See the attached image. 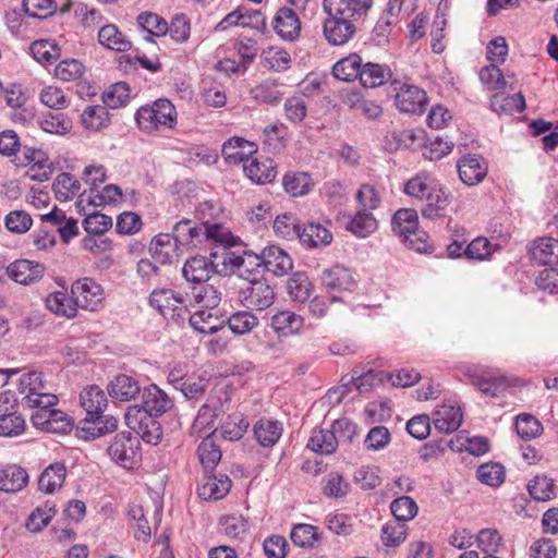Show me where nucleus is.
I'll list each match as a JSON object with an SVG mask.
<instances>
[{
    "label": "nucleus",
    "mask_w": 558,
    "mask_h": 558,
    "mask_svg": "<svg viewBox=\"0 0 558 558\" xmlns=\"http://www.w3.org/2000/svg\"><path fill=\"white\" fill-rule=\"evenodd\" d=\"M372 5L373 0H323V11L327 14L323 22L326 41L331 46L349 43Z\"/></svg>",
    "instance_id": "nucleus-1"
},
{
    "label": "nucleus",
    "mask_w": 558,
    "mask_h": 558,
    "mask_svg": "<svg viewBox=\"0 0 558 558\" xmlns=\"http://www.w3.org/2000/svg\"><path fill=\"white\" fill-rule=\"evenodd\" d=\"M20 404L33 409L34 405L54 407L58 402L56 395L47 391V384L39 372H27L21 375L17 383Z\"/></svg>",
    "instance_id": "nucleus-2"
},
{
    "label": "nucleus",
    "mask_w": 558,
    "mask_h": 558,
    "mask_svg": "<svg viewBox=\"0 0 558 558\" xmlns=\"http://www.w3.org/2000/svg\"><path fill=\"white\" fill-rule=\"evenodd\" d=\"M136 121L141 129L148 132L159 126L172 129L177 124V110L170 100L160 98L150 106L141 107L136 112Z\"/></svg>",
    "instance_id": "nucleus-3"
},
{
    "label": "nucleus",
    "mask_w": 558,
    "mask_h": 558,
    "mask_svg": "<svg viewBox=\"0 0 558 558\" xmlns=\"http://www.w3.org/2000/svg\"><path fill=\"white\" fill-rule=\"evenodd\" d=\"M125 423L133 435L141 437L145 442L157 445L161 438L160 424L154 418L146 408L142 405H131L128 408Z\"/></svg>",
    "instance_id": "nucleus-4"
},
{
    "label": "nucleus",
    "mask_w": 558,
    "mask_h": 558,
    "mask_svg": "<svg viewBox=\"0 0 558 558\" xmlns=\"http://www.w3.org/2000/svg\"><path fill=\"white\" fill-rule=\"evenodd\" d=\"M109 457L125 469H132L141 458L140 437L131 432L117 434L107 449Z\"/></svg>",
    "instance_id": "nucleus-5"
},
{
    "label": "nucleus",
    "mask_w": 558,
    "mask_h": 558,
    "mask_svg": "<svg viewBox=\"0 0 558 558\" xmlns=\"http://www.w3.org/2000/svg\"><path fill=\"white\" fill-rule=\"evenodd\" d=\"M275 289L266 280H250L245 288L239 291L241 304L251 311H264L275 302Z\"/></svg>",
    "instance_id": "nucleus-6"
},
{
    "label": "nucleus",
    "mask_w": 558,
    "mask_h": 558,
    "mask_svg": "<svg viewBox=\"0 0 558 558\" xmlns=\"http://www.w3.org/2000/svg\"><path fill=\"white\" fill-rule=\"evenodd\" d=\"M149 304L165 318L174 322L183 320L187 313L184 299L170 289H155L150 293Z\"/></svg>",
    "instance_id": "nucleus-7"
},
{
    "label": "nucleus",
    "mask_w": 558,
    "mask_h": 558,
    "mask_svg": "<svg viewBox=\"0 0 558 558\" xmlns=\"http://www.w3.org/2000/svg\"><path fill=\"white\" fill-rule=\"evenodd\" d=\"M320 280L326 291L330 294L331 302L342 301L341 294L353 291L356 286L351 271L340 265L324 269Z\"/></svg>",
    "instance_id": "nucleus-8"
},
{
    "label": "nucleus",
    "mask_w": 558,
    "mask_h": 558,
    "mask_svg": "<svg viewBox=\"0 0 558 558\" xmlns=\"http://www.w3.org/2000/svg\"><path fill=\"white\" fill-rule=\"evenodd\" d=\"M71 295L76 304L87 311H97L105 300L102 287L90 278H82L71 286Z\"/></svg>",
    "instance_id": "nucleus-9"
},
{
    "label": "nucleus",
    "mask_w": 558,
    "mask_h": 558,
    "mask_svg": "<svg viewBox=\"0 0 558 558\" xmlns=\"http://www.w3.org/2000/svg\"><path fill=\"white\" fill-rule=\"evenodd\" d=\"M257 267H264L275 276H284L293 268L290 255L281 247L270 245L265 247L259 255H254Z\"/></svg>",
    "instance_id": "nucleus-10"
},
{
    "label": "nucleus",
    "mask_w": 558,
    "mask_h": 558,
    "mask_svg": "<svg viewBox=\"0 0 558 558\" xmlns=\"http://www.w3.org/2000/svg\"><path fill=\"white\" fill-rule=\"evenodd\" d=\"M218 260L210 256L208 259L205 256H194L189 258L182 267V276L184 279L192 283L206 282L211 274H222L225 267H218Z\"/></svg>",
    "instance_id": "nucleus-11"
},
{
    "label": "nucleus",
    "mask_w": 558,
    "mask_h": 558,
    "mask_svg": "<svg viewBox=\"0 0 558 558\" xmlns=\"http://www.w3.org/2000/svg\"><path fill=\"white\" fill-rule=\"evenodd\" d=\"M396 106L402 112L421 114L427 106L426 93L417 86L402 84L396 95Z\"/></svg>",
    "instance_id": "nucleus-12"
},
{
    "label": "nucleus",
    "mask_w": 558,
    "mask_h": 558,
    "mask_svg": "<svg viewBox=\"0 0 558 558\" xmlns=\"http://www.w3.org/2000/svg\"><path fill=\"white\" fill-rule=\"evenodd\" d=\"M464 374L470 378L472 385L476 386L482 393L489 397L500 396L510 386L505 375L494 376L486 371L478 372L471 368Z\"/></svg>",
    "instance_id": "nucleus-13"
},
{
    "label": "nucleus",
    "mask_w": 558,
    "mask_h": 558,
    "mask_svg": "<svg viewBox=\"0 0 558 558\" xmlns=\"http://www.w3.org/2000/svg\"><path fill=\"white\" fill-rule=\"evenodd\" d=\"M253 253L244 252V256L236 255L230 251V246H219L216 251L210 253V256L218 260L219 267H225V271L221 275H228L229 270L238 269L241 271V276L244 277L246 274H251L250 267L253 265L254 259Z\"/></svg>",
    "instance_id": "nucleus-14"
},
{
    "label": "nucleus",
    "mask_w": 558,
    "mask_h": 558,
    "mask_svg": "<svg viewBox=\"0 0 558 558\" xmlns=\"http://www.w3.org/2000/svg\"><path fill=\"white\" fill-rule=\"evenodd\" d=\"M457 169L460 180L470 186L481 183L487 174V163L481 155L463 156Z\"/></svg>",
    "instance_id": "nucleus-15"
},
{
    "label": "nucleus",
    "mask_w": 558,
    "mask_h": 558,
    "mask_svg": "<svg viewBox=\"0 0 558 558\" xmlns=\"http://www.w3.org/2000/svg\"><path fill=\"white\" fill-rule=\"evenodd\" d=\"M45 267L43 264L28 259H19L7 267L8 276L15 282L29 286L43 278Z\"/></svg>",
    "instance_id": "nucleus-16"
},
{
    "label": "nucleus",
    "mask_w": 558,
    "mask_h": 558,
    "mask_svg": "<svg viewBox=\"0 0 558 558\" xmlns=\"http://www.w3.org/2000/svg\"><path fill=\"white\" fill-rule=\"evenodd\" d=\"M274 31L284 40L296 39L301 32V21L294 10L280 8L272 21Z\"/></svg>",
    "instance_id": "nucleus-17"
},
{
    "label": "nucleus",
    "mask_w": 558,
    "mask_h": 558,
    "mask_svg": "<svg viewBox=\"0 0 558 558\" xmlns=\"http://www.w3.org/2000/svg\"><path fill=\"white\" fill-rule=\"evenodd\" d=\"M107 392L113 401L129 402L141 393V386L135 378L121 374L109 381Z\"/></svg>",
    "instance_id": "nucleus-18"
},
{
    "label": "nucleus",
    "mask_w": 558,
    "mask_h": 558,
    "mask_svg": "<svg viewBox=\"0 0 558 558\" xmlns=\"http://www.w3.org/2000/svg\"><path fill=\"white\" fill-rule=\"evenodd\" d=\"M142 403L155 418L173 407V400L157 385L150 384L142 391Z\"/></svg>",
    "instance_id": "nucleus-19"
},
{
    "label": "nucleus",
    "mask_w": 558,
    "mask_h": 558,
    "mask_svg": "<svg viewBox=\"0 0 558 558\" xmlns=\"http://www.w3.org/2000/svg\"><path fill=\"white\" fill-rule=\"evenodd\" d=\"M462 420L463 415L459 407L441 404L434 412L433 423L440 433L450 434L461 426Z\"/></svg>",
    "instance_id": "nucleus-20"
},
{
    "label": "nucleus",
    "mask_w": 558,
    "mask_h": 558,
    "mask_svg": "<svg viewBox=\"0 0 558 558\" xmlns=\"http://www.w3.org/2000/svg\"><path fill=\"white\" fill-rule=\"evenodd\" d=\"M257 151L255 143L234 136L222 145V156L229 163H241Z\"/></svg>",
    "instance_id": "nucleus-21"
},
{
    "label": "nucleus",
    "mask_w": 558,
    "mask_h": 558,
    "mask_svg": "<svg viewBox=\"0 0 558 558\" xmlns=\"http://www.w3.org/2000/svg\"><path fill=\"white\" fill-rule=\"evenodd\" d=\"M304 318L291 311H280L272 315L270 327L279 337H290L300 333Z\"/></svg>",
    "instance_id": "nucleus-22"
},
{
    "label": "nucleus",
    "mask_w": 558,
    "mask_h": 558,
    "mask_svg": "<svg viewBox=\"0 0 558 558\" xmlns=\"http://www.w3.org/2000/svg\"><path fill=\"white\" fill-rule=\"evenodd\" d=\"M434 189L436 191H429L423 199L426 201V205L422 208L423 217L430 220L444 217L450 203V195L445 192L437 181Z\"/></svg>",
    "instance_id": "nucleus-23"
},
{
    "label": "nucleus",
    "mask_w": 558,
    "mask_h": 558,
    "mask_svg": "<svg viewBox=\"0 0 558 558\" xmlns=\"http://www.w3.org/2000/svg\"><path fill=\"white\" fill-rule=\"evenodd\" d=\"M28 474L17 464H8L0 468V490L4 493H17L28 483Z\"/></svg>",
    "instance_id": "nucleus-24"
},
{
    "label": "nucleus",
    "mask_w": 558,
    "mask_h": 558,
    "mask_svg": "<svg viewBox=\"0 0 558 558\" xmlns=\"http://www.w3.org/2000/svg\"><path fill=\"white\" fill-rule=\"evenodd\" d=\"M80 401L81 405L86 411L85 421L90 418V416L102 414L108 405L105 391L96 385L84 388L80 393Z\"/></svg>",
    "instance_id": "nucleus-25"
},
{
    "label": "nucleus",
    "mask_w": 558,
    "mask_h": 558,
    "mask_svg": "<svg viewBox=\"0 0 558 558\" xmlns=\"http://www.w3.org/2000/svg\"><path fill=\"white\" fill-rule=\"evenodd\" d=\"M298 238L306 247H319L330 244L331 232L320 223L310 222L298 230Z\"/></svg>",
    "instance_id": "nucleus-26"
},
{
    "label": "nucleus",
    "mask_w": 558,
    "mask_h": 558,
    "mask_svg": "<svg viewBox=\"0 0 558 558\" xmlns=\"http://www.w3.org/2000/svg\"><path fill=\"white\" fill-rule=\"evenodd\" d=\"M531 257L538 265L554 266L558 264V240L541 238L531 248Z\"/></svg>",
    "instance_id": "nucleus-27"
},
{
    "label": "nucleus",
    "mask_w": 558,
    "mask_h": 558,
    "mask_svg": "<svg viewBox=\"0 0 558 558\" xmlns=\"http://www.w3.org/2000/svg\"><path fill=\"white\" fill-rule=\"evenodd\" d=\"M177 243L169 233L157 234L149 244L153 258L161 264H171L175 255Z\"/></svg>",
    "instance_id": "nucleus-28"
},
{
    "label": "nucleus",
    "mask_w": 558,
    "mask_h": 558,
    "mask_svg": "<svg viewBox=\"0 0 558 558\" xmlns=\"http://www.w3.org/2000/svg\"><path fill=\"white\" fill-rule=\"evenodd\" d=\"M230 487L231 480L227 475H207L198 488V494L205 500H218L229 493Z\"/></svg>",
    "instance_id": "nucleus-29"
},
{
    "label": "nucleus",
    "mask_w": 558,
    "mask_h": 558,
    "mask_svg": "<svg viewBox=\"0 0 558 558\" xmlns=\"http://www.w3.org/2000/svg\"><path fill=\"white\" fill-rule=\"evenodd\" d=\"M244 172L250 180L258 184L272 182L277 175V165L271 159H254L250 165H244Z\"/></svg>",
    "instance_id": "nucleus-30"
},
{
    "label": "nucleus",
    "mask_w": 558,
    "mask_h": 558,
    "mask_svg": "<svg viewBox=\"0 0 558 558\" xmlns=\"http://www.w3.org/2000/svg\"><path fill=\"white\" fill-rule=\"evenodd\" d=\"M282 186L292 197H299L308 194L314 182L307 172L289 171L282 178Z\"/></svg>",
    "instance_id": "nucleus-31"
},
{
    "label": "nucleus",
    "mask_w": 558,
    "mask_h": 558,
    "mask_svg": "<svg viewBox=\"0 0 558 558\" xmlns=\"http://www.w3.org/2000/svg\"><path fill=\"white\" fill-rule=\"evenodd\" d=\"M65 476V465L59 462L52 463L48 465L40 474L38 480V488L46 494H52L62 487Z\"/></svg>",
    "instance_id": "nucleus-32"
},
{
    "label": "nucleus",
    "mask_w": 558,
    "mask_h": 558,
    "mask_svg": "<svg viewBox=\"0 0 558 558\" xmlns=\"http://www.w3.org/2000/svg\"><path fill=\"white\" fill-rule=\"evenodd\" d=\"M171 236L177 245L196 246L203 236V226H197L190 219H182L174 225Z\"/></svg>",
    "instance_id": "nucleus-33"
},
{
    "label": "nucleus",
    "mask_w": 558,
    "mask_h": 558,
    "mask_svg": "<svg viewBox=\"0 0 558 558\" xmlns=\"http://www.w3.org/2000/svg\"><path fill=\"white\" fill-rule=\"evenodd\" d=\"M99 43L116 51L124 52L131 49L132 43L114 24H107L98 32Z\"/></svg>",
    "instance_id": "nucleus-34"
},
{
    "label": "nucleus",
    "mask_w": 558,
    "mask_h": 558,
    "mask_svg": "<svg viewBox=\"0 0 558 558\" xmlns=\"http://www.w3.org/2000/svg\"><path fill=\"white\" fill-rule=\"evenodd\" d=\"M337 447V436L331 428H315L307 442L308 449L320 454H331Z\"/></svg>",
    "instance_id": "nucleus-35"
},
{
    "label": "nucleus",
    "mask_w": 558,
    "mask_h": 558,
    "mask_svg": "<svg viewBox=\"0 0 558 558\" xmlns=\"http://www.w3.org/2000/svg\"><path fill=\"white\" fill-rule=\"evenodd\" d=\"M45 303L46 307L58 316L74 318L77 314V307L73 301V296L71 295V299H69L65 292L56 291L50 293L46 298Z\"/></svg>",
    "instance_id": "nucleus-36"
},
{
    "label": "nucleus",
    "mask_w": 558,
    "mask_h": 558,
    "mask_svg": "<svg viewBox=\"0 0 558 558\" xmlns=\"http://www.w3.org/2000/svg\"><path fill=\"white\" fill-rule=\"evenodd\" d=\"M391 77V72L388 66L378 63L362 64L360 73V82L366 88H375L385 84Z\"/></svg>",
    "instance_id": "nucleus-37"
},
{
    "label": "nucleus",
    "mask_w": 558,
    "mask_h": 558,
    "mask_svg": "<svg viewBox=\"0 0 558 558\" xmlns=\"http://www.w3.org/2000/svg\"><path fill=\"white\" fill-rule=\"evenodd\" d=\"M490 107L497 113L512 114L525 109V99L521 93L513 95L497 93L490 98Z\"/></svg>",
    "instance_id": "nucleus-38"
},
{
    "label": "nucleus",
    "mask_w": 558,
    "mask_h": 558,
    "mask_svg": "<svg viewBox=\"0 0 558 558\" xmlns=\"http://www.w3.org/2000/svg\"><path fill=\"white\" fill-rule=\"evenodd\" d=\"M281 83L276 78H267L252 88V97L267 105L276 106L280 102L283 93L280 90Z\"/></svg>",
    "instance_id": "nucleus-39"
},
{
    "label": "nucleus",
    "mask_w": 558,
    "mask_h": 558,
    "mask_svg": "<svg viewBox=\"0 0 558 558\" xmlns=\"http://www.w3.org/2000/svg\"><path fill=\"white\" fill-rule=\"evenodd\" d=\"M387 379H392V374L385 372L376 373L372 369L361 372L360 369L354 368L352 369L348 383H356V390L360 393H364Z\"/></svg>",
    "instance_id": "nucleus-40"
},
{
    "label": "nucleus",
    "mask_w": 558,
    "mask_h": 558,
    "mask_svg": "<svg viewBox=\"0 0 558 558\" xmlns=\"http://www.w3.org/2000/svg\"><path fill=\"white\" fill-rule=\"evenodd\" d=\"M281 434L282 427L277 421L262 418L254 425L255 438L263 447H272Z\"/></svg>",
    "instance_id": "nucleus-41"
},
{
    "label": "nucleus",
    "mask_w": 558,
    "mask_h": 558,
    "mask_svg": "<svg viewBox=\"0 0 558 558\" xmlns=\"http://www.w3.org/2000/svg\"><path fill=\"white\" fill-rule=\"evenodd\" d=\"M362 64L361 57L356 53H352L339 60L332 66V74L338 80L351 82L355 78H360Z\"/></svg>",
    "instance_id": "nucleus-42"
},
{
    "label": "nucleus",
    "mask_w": 558,
    "mask_h": 558,
    "mask_svg": "<svg viewBox=\"0 0 558 558\" xmlns=\"http://www.w3.org/2000/svg\"><path fill=\"white\" fill-rule=\"evenodd\" d=\"M225 320L211 313V310H199L190 316V325L201 333H215L223 328Z\"/></svg>",
    "instance_id": "nucleus-43"
},
{
    "label": "nucleus",
    "mask_w": 558,
    "mask_h": 558,
    "mask_svg": "<svg viewBox=\"0 0 558 558\" xmlns=\"http://www.w3.org/2000/svg\"><path fill=\"white\" fill-rule=\"evenodd\" d=\"M392 230L400 236H409L418 229V216L416 210L410 208L399 209L391 221Z\"/></svg>",
    "instance_id": "nucleus-44"
},
{
    "label": "nucleus",
    "mask_w": 558,
    "mask_h": 558,
    "mask_svg": "<svg viewBox=\"0 0 558 558\" xmlns=\"http://www.w3.org/2000/svg\"><path fill=\"white\" fill-rule=\"evenodd\" d=\"M34 59L41 64H50L61 56V49L54 40L40 39L31 45Z\"/></svg>",
    "instance_id": "nucleus-45"
},
{
    "label": "nucleus",
    "mask_w": 558,
    "mask_h": 558,
    "mask_svg": "<svg viewBox=\"0 0 558 558\" xmlns=\"http://www.w3.org/2000/svg\"><path fill=\"white\" fill-rule=\"evenodd\" d=\"M81 189V183L71 173H60L53 182V191L59 201L74 197Z\"/></svg>",
    "instance_id": "nucleus-46"
},
{
    "label": "nucleus",
    "mask_w": 558,
    "mask_h": 558,
    "mask_svg": "<svg viewBox=\"0 0 558 558\" xmlns=\"http://www.w3.org/2000/svg\"><path fill=\"white\" fill-rule=\"evenodd\" d=\"M227 324L233 333L245 335L256 328L259 320L252 312L240 311L232 314L228 318Z\"/></svg>",
    "instance_id": "nucleus-47"
},
{
    "label": "nucleus",
    "mask_w": 558,
    "mask_h": 558,
    "mask_svg": "<svg viewBox=\"0 0 558 558\" xmlns=\"http://www.w3.org/2000/svg\"><path fill=\"white\" fill-rule=\"evenodd\" d=\"M290 298L295 302H305L311 295V282L304 272H294L287 284Z\"/></svg>",
    "instance_id": "nucleus-48"
},
{
    "label": "nucleus",
    "mask_w": 558,
    "mask_h": 558,
    "mask_svg": "<svg viewBox=\"0 0 558 558\" xmlns=\"http://www.w3.org/2000/svg\"><path fill=\"white\" fill-rule=\"evenodd\" d=\"M84 73V64L80 60L72 58L62 60L54 69V76L62 82H75Z\"/></svg>",
    "instance_id": "nucleus-49"
},
{
    "label": "nucleus",
    "mask_w": 558,
    "mask_h": 558,
    "mask_svg": "<svg viewBox=\"0 0 558 558\" xmlns=\"http://www.w3.org/2000/svg\"><path fill=\"white\" fill-rule=\"evenodd\" d=\"M408 526L403 522L391 520L381 529V541L387 547H397L407 538Z\"/></svg>",
    "instance_id": "nucleus-50"
},
{
    "label": "nucleus",
    "mask_w": 558,
    "mask_h": 558,
    "mask_svg": "<svg viewBox=\"0 0 558 558\" xmlns=\"http://www.w3.org/2000/svg\"><path fill=\"white\" fill-rule=\"evenodd\" d=\"M198 459L205 471H213L221 459V451L211 438H205L197 448Z\"/></svg>",
    "instance_id": "nucleus-51"
},
{
    "label": "nucleus",
    "mask_w": 558,
    "mask_h": 558,
    "mask_svg": "<svg viewBox=\"0 0 558 558\" xmlns=\"http://www.w3.org/2000/svg\"><path fill=\"white\" fill-rule=\"evenodd\" d=\"M292 543L301 548H312L318 539L317 529L311 524H295L290 533Z\"/></svg>",
    "instance_id": "nucleus-52"
},
{
    "label": "nucleus",
    "mask_w": 558,
    "mask_h": 558,
    "mask_svg": "<svg viewBox=\"0 0 558 558\" xmlns=\"http://www.w3.org/2000/svg\"><path fill=\"white\" fill-rule=\"evenodd\" d=\"M376 229V219L366 210L359 211L348 225V230L359 238H366Z\"/></svg>",
    "instance_id": "nucleus-53"
},
{
    "label": "nucleus",
    "mask_w": 558,
    "mask_h": 558,
    "mask_svg": "<svg viewBox=\"0 0 558 558\" xmlns=\"http://www.w3.org/2000/svg\"><path fill=\"white\" fill-rule=\"evenodd\" d=\"M39 125L43 131L51 134H65L72 129V120L62 112L45 116Z\"/></svg>",
    "instance_id": "nucleus-54"
},
{
    "label": "nucleus",
    "mask_w": 558,
    "mask_h": 558,
    "mask_svg": "<svg viewBox=\"0 0 558 558\" xmlns=\"http://www.w3.org/2000/svg\"><path fill=\"white\" fill-rule=\"evenodd\" d=\"M390 509L395 517L393 520L405 524L416 515L418 510L416 502L409 496L395 499L390 505Z\"/></svg>",
    "instance_id": "nucleus-55"
},
{
    "label": "nucleus",
    "mask_w": 558,
    "mask_h": 558,
    "mask_svg": "<svg viewBox=\"0 0 558 558\" xmlns=\"http://www.w3.org/2000/svg\"><path fill=\"white\" fill-rule=\"evenodd\" d=\"M436 181L426 174H417L410 179L404 186V192L420 201H423L429 191H436L434 184Z\"/></svg>",
    "instance_id": "nucleus-56"
},
{
    "label": "nucleus",
    "mask_w": 558,
    "mask_h": 558,
    "mask_svg": "<svg viewBox=\"0 0 558 558\" xmlns=\"http://www.w3.org/2000/svg\"><path fill=\"white\" fill-rule=\"evenodd\" d=\"M85 422L90 423L92 426L84 427L83 429L89 433L93 438L112 433L118 428V420L111 415L97 414L90 416Z\"/></svg>",
    "instance_id": "nucleus-57"
},
{
    "label": "nucleus",
    "mask_w": 558,
    "mask_h": 558,
    "mask_svg": "<svg viewBox=\"0 0 558 558\" xmlns=\"http://www.w3.org/2000/svg\"><path fill=\"white\" fill-rule=\"evenodd\" d=\"M554 482L546 475H536L527 485L530 495L537 501H547L555 495Z\"/></svg>",
    "instance_id": "nucleus-58"
},
{
    "label": "nucleus",
    "mask_w": 558,
    "mask_h": 558,
    "mask_svg": "<svg viewBox=\"0 0 558 558\" xmlns=\"http://www.w3.org/2000/svg\"><path fill=\"white\" fill-rule=\"evenodd\" d=\"M130 98L129 85L124 82H119L111 85L102 95V101L106 107L116 109L124 106Z\"/></svg>",
    "instance_id": "nucleus-59"
},
{
    "label": "nucleus",
    "mask_w": 558,
    "mask_h": 558,
    "mask_svg": "<svg viewBox=\"0 0 558 558\" xmlns=\"http://www.w3.org/2000/svg\"><path fill=\"white\" fill-rule=\"evenodd\" d=\"M263 65L276 72H282L290 68V54L282 49L268 48L263 52Z\"/></svg>",
    "instance_id": "nucleus-60"
},
{
    "label": "nucleus",
    "mask_w": 558,
    "mask_h": 558,
    "mask_svg": "<svg viewBox=\"0 0 558 558\" xmlns=\"http://www.w3.org/2000/svg\"><path fill=\"white\" fill-rule=\"evenodd\" d=\"M515 429L522 439L530 440L537 437L542 433L543 426L536 417L524 413L518 415L515 421Z\"/></svg>",
    "instance_id": "nucleus-61"
},
{
    "label": "nucleus",
    "mask_w": 558,
    "mask_h": 558,
    "mask_svg": "<svg viewBox=\"0 0 558 558\" xmlns=\"http://www.w3.org/2000/svg\"><path fill=\"white\" fill-rule=\"evenodd\" d=\"M248 422L241 415H230L221 426V435L227 440H239L248 428Z\"/></svg>",
    "instance_id": "nucleus-62"
},
{
    "label": "nucleus",
    "mask_w": 558,
    "mask_h": 558,
    "mask_svg": "<svg viewBox=\"0 0 558 558\" xmlns=\"http://www.w3.org/2000/svg\"><path fill=\"white\" fill-rule=\"evenodd\" d=\"M56 514L54 505L45 504L41 507H37L29 515L26 527L32 532H38L47 526L50 520Z\"/></svg>",
    "instance_id": "nucleus-63"
},
{
    "label": "nucleus",
    "mask_w": 558,
    "mask_h": 558,
    "mask_svg": "<svg viewBox=\"0 0 558 558\" xmlns=\"http://www.w3.org/2000/svg\"><path fill=\"white\" fill-rule=\"evenodd\" d=\"M477 480L488 486H498L505 480L504 466L499 463L490 462L478 466L476 471Z\"/></svg>",
    "instance_id": "nucleus-64"
}]
</instances>
